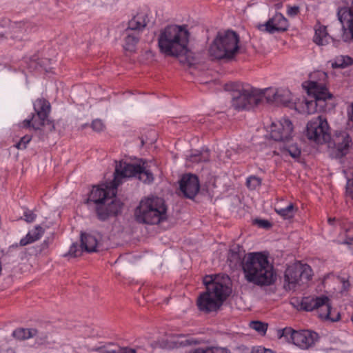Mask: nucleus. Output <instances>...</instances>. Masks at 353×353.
<instances>
[{"label":"nucleus","instance_id":"nucleus-11","mask_svg":"<svg viewBox=\"0 0 353 353\" xmlns=\"http://www.w3.org/2000/svg\"><path fill=\"white\" fill-rule=\"evenodd\" d=\"M308 139L318 144H323L330 140V127L325 118L318 116L310 120L306 127Z\"/></svg>","mask_w":353,"mask_h":353},{"label":"nucleus","instance_id":"nucleus-15","mask_svg":"<svg viewBox=\"0 0 353 353\" xmlns=\"http://www.w3.org/2000/svg\"><path fill=\"white\" fill-rule=\"evenodd\" d=\"M179 190L184 197L194 199L200 190L198 177L192 174H184L179 181Z\"/></svg>","mask_w":353,"mask_h":353},{"label":"nucleus","instance_id":"nucleus-1","mask_svg":"<svg viewBox=\"0 0 353 353\" xmlns=\"http://www.w3.org/2000/svg\"><path fill=\"white\" fill-rule=\"evenodd\" d=\"M188 42V31L178 26H168L161 31L158 38V46L162 53L179 58L183 64L192 65L194 58L187 48Z\"/></svg>","mask_w":353,"mask_h":353},{"label":"nucleus","instance_id":"nucleus-13","mask_svg":"<svg viewBox=\"0 0 353 353\" xmlns=\"http://www.w3.org/2000/svg\"><path fill=\"white\" fill-rule=\"evenodd\" d=\"M337 17L342 25L341 29L343 32L341 35L342 40L345 42L353 41V0L351 7L338 9Z\"/></svg>","mask_w":353,"mask_h":353},{"label":"nucleus","instance_id":"nucleus-44","mask_svg":"<svg viewBox=\"0 0 353 353\" xmlns=\"http://www.w3.org/2000/svg\"><path fill=\"white\" fill-rule=\"evenodd\" d=\"M111 353H137L134 349L129 347H119L116 350H111Z\"/></svg>","mask_w":353,"mask_h":353},{"label":"nucleus","instance_id":"nucleus-26","mask_svg":"<svg viewBox=\"0 0 353 353\" xmlns=\"http://www.w3.org/2000/svg\"><path fill=\"white\" fill-rule=\"evenodd\" d=\"M265 92H272V99H271V101H273L277 103L288 105V104L290 102L291 93L288 90H277L276 91L273 92L272 90L268 89ZM268 100H270V99H268Z\"/></svg>","mask_w":353,"mask_h":353},{"label":"nucleus","instance_id":"nucleus-6","mask_svg":"<svg viewBox=\"0 0 353 353\" xmlns=\"http://www.w3.org/2000/svg\"><path fill=\"white\" fill-rule=\"evenodd\" d=\"M135 219L140 223L159 224L167 219V205L163 199L151 196L142 199L134 212Z\"/></svg>","mask_w":353,"mask_h":353},{"label":"nucleus","instance_id":"nucleus-28","mask_svg":"<svg viewBox=\"0 0 353 353\" xmlns=\"http://www.w3.org/2000/svg\"><path fill=\"white\" fill-rule=\"evenodd\" d=\"M36 329L18 328L13 332V336L20 341L26 340L37 336Z\"/></svg>","mask_w":353,"mask_h":353},{"label":"nucleus","instance_id":"nucleus-18","mask_svg":"<svg viewBox=\"0 0 353 353\" xmlns=\"http://www.w3.org/2000/svg\"><path fill=\"white\" fill-rule=\"evenodd\" d=\"M318 338L317 333L314 332L309 330L298 331L294 335L293 343L302 349H308L314 345Z\"/></svg>","mask_w":353,"mask_h":353},{"label":"nucleus","instance_id":"nucleus-5","mask_svg":"<svg viewBox=\"0 0 353 353\" xmlns=\"http://www.w3.org/2000/svg\"><path fill=\"white\" fill-rule=\"evenodd\" d=\"M239 35L234 31L228 30L217 32L208 49L212 60H233L239 52Z\"/></svg>","mask_w":353,"mask_h":353},{"label":"nucleus","instance_id":"nucleus-8","mask_svg":"<svg viewBox=\"0 0 353 353\" xmlns=\"http://www.w3.org/2000/svg\"><path fill=\"white\" fill-rule=\"evenodd\" d=\"M34 110L35 114H32L30 119L23 121V128H32L34 130H43L47 132L54 131V121L48 119L50 112V103L44 99H39L34 103Z\"/></svg>","mask_w":353,"mask_h":353},{"label":"nucleus","instance_id":"nucleus-20","mask_svg":"<svg viewBox=\"0 0 353 353\" xmlns=\"http://www.w3.org/2000/svg\"><path fill=\"white\" fill-rule=\"evenodd\" d=\"M101 236L97 233L94 234L85 232L81 233V243L84 251L87 252H97V248L100 246Z\"/></svg>","mask_w":353,"mask_h":353},{"label":"nucleus","instance_id":"nucleus-41","mask_svg":"<svg viewBox=\"0 0 353 353\" xmlns=\"http://www.w3.org/2000/svg\"><path fill=\"white\" fill-rule=\"evenodd\" d=\"M23 216L26 222L32 223L35 220L37 215L32 210H26L23 213Z\"/></svg>","mask_w":353,"mask_h":353},{"label":"nucleus","instance_id":"nucleus-30","mask_svg":"<svg viewBox=\"0 0 353 353\" xmlns=\"http://www.w3.org/2000/svg\"><path fill=\"white\" fill-rule=\"evenodd\" d=\"M297 208L293 203L289 204L286 208H275V212L285 219H290L294 217Z\"/></svg>","mask_w":353,"mask_h":353},{"label":"nucleus","instance_id":"nucleus-46","mask_svg":"<svg viewBox=\"0 0 353 353\" xmlns=\"http://www.w3.org/2000/svg\"><path fill=\"white\" fill-rule=\"evenodd\" d=\"M208 347L206 349L196 348L193 351V353H208Z\"/></svg>","mask_w":353,"mask_h":353},{"label":"nucleus","instance_id":"nucleus-23","mask_svg":"<svg viewBox=\"0 0 353 353\" xmlns=\"http://www.w3.org/2000/svg\"><path fill=\"white\" fill-rule=\"evenodd\" d=\"M148 14L146 11H140L128 21L127 29L134 31L143 30L148 23Z\"/></svg>","mask_w":353,"mask_h":353},{"label":"nucleus","instance_id":"nucleus-33","mask_svg":"<svg viewBox=\"0 0 353 353\" xmlns=\"http://www.w3.org/2000/svg\"><path fill=\"white\" fill-rule=\"evenodd\" d=\"M298 331L293 330L291 327H285L279 330L278 335L279 338L283 336L285 337L288 340L290 339L294 342V335L297 333Z\"/></svg>","mask_w":353,"mask_h":353},{"label":"nucleus","instance_id":"nucleus-19","mask_svg":"<svg viewBox=\"0 0 353 353\" xmlns=\"http://www.w3.org/2000/svg\"><path fill=\"white\" fill-rule=\"evenodd\" d=\"M332 141L334 148L338 152L337 155L339 157H343L347 153L352 143L348 133L345 131L336 132Z\"/></svg>","mask_w":353,"mask_h":353},{"label":"nucleus","instance_id":"nucleus-29","mask_svg":"<svg viewBox=\"0 0 353 353\" xmlns=\"http://www.w3.org/2000/svg\"><path fill=\"white\" fill-rule=\"evenodd\" d=\"M333 68H344L353 64V59L349 56L341 55L331 61Z\"/></svg>","mask_w":353,"mask_h":353},{"label":"nucleus","instance_id":"nucleus-16","mask_svg":"<svg viewBox=\"0 0 353 353\" xmlns=\"http://www.w3.org/2000/svg\"><path fill=\"white\" fill-rule=\"evenodd\" d=\"M257 28L260 31L270 34L276 32H284L288 28V21L282 14L276 13L266 23L259 24Z\"/></svg>","mask_w":353,"mask_h":353},{"label":"nucleus","instance_id":"nucleus-54","mask_svg":"<svg viewBox=\"0 0 353 353\" xmlns=\"http://www.w3.org/2000/svg\"><path fill=\"white\" fill-rule=\"evenodd\" d=\"M276 8H277L278 9H279V8H281V6H282V3H277V4L276 5Z\"/></svg>","mask_w":353,"mask_h":353},{"label":"nucleus","instance_id":"nucleus-7","mask_svg":"<svg viewBox=\"0 0 353 353\" xmlns=\"http://www.w3.org/2000/svg\"><path fill=\"white\" fill-rule=\"evenodd\" d=\"M298 310L305 312L316 310L319 317L322 319L336 322L340 320L341 314L336 310H332L328 296H309L302 298L298 304Z\"/></svg>","mask_w":353,"mask_h":353},{"label":"nucleus","instance_id":"nucleus-47","mask_svg":"<svg viewBox=\"0 0 353 353\" xmlns=\"http://www.w3.org/2000/svg\"><path fill=\"white\" fill-rule=\"evenodd\" d=\"M341 281L343 283V287L345 289H347L350 287V285L348 281L343 279Z\"/></svg>","mask_w":353,"mask_h":353},{"label":"nucleus","instance_id":"nucleus-2","mask_svg":"<svg viewBox=\"0 0 353 353\" xmlns=\"http://www.w3.org/2000/svg\"><path fill=\"white\" fill-rule=\"evenodd\" d=\"M245 279L259 286H268L274 283L276 274L268 256L261 252L250 253L242 263Z\"/></svg>","mask_w":353,"mask_h":353},{"label":"nucleus","instance_id":"nucleus-12","mask_svg":"<svg viewBox=\"0 0 353 353\" xmlns=\"http://www.w3.org/2000/svg\"><path fill=\"white\" fill-rule=\"evenodd\" d=\"M312 278V269L307 264L296 262L289 265L285 271V281L288 283L289 288H294L296 285L308 281Z\"/></svg>","mask_w":353,"mask_h":353},{"label":"nucleus","instance_id":"nucleus-3","mask_svg":"<svg viewBox=\"0 0 353 353\" xmlns=\"http://www.w3.org/2000/svg\"><path fill=\"white\" fill-rule=\"evenodd\" d=\"M206 292L201 294L197 301V305L201 311L209 313L218 310L223 302L230 295V288L226 283L220 281V278L206 276L203 279Z\"/></svg>","mask_w":353,"mask_h":353},{"label":"nucleus","instance_id":"nucleus-9","mask_svg":"<svg viewBox=\"0 0 353 353\" xmlns=\"http://www.w3.org/2000/svg\"><path fill=\"white\" fill-rule=\"evenodd\" d=\"M137 175L144 183H150L154 179L152 174L146 170L143 165L120 161L119 164L116 165L112 186L114 189H117L121 183L123 178L132 177Z\"/></svg>","mask_w":353,"mask_h":353},{"label":"nucleus","instance_id":"nucleus-53","mask_svg":"<svg viewBox=\"0 0 353 353\" xmlns=\"http://www.w3.org/2000/svg\"><path fill=\"white\" fill-rule=\"evenodd\" d=\"M108 201L105 202V208H103V212H105V211H106V209L108 208V204H107V203H108Z\"/></svg>","mask_w":353,"mask_h":353},{"label":"nucleus","instance_id":"nucleus-36","mask_svg":"<svg viewBox=\"0 0 353 353\" xmlns=\"http://www.w3.org/2000/svg\"><path fill=\"white\" fill-rule=\"evenodd\" d=\"M250 327L258 332L265 334L268 329V324L261 321H252Z\"/></svg>","mask_w":353,"mask_h":353},{"label":"nucleus","instance_id":"nucleus-39","mask_svg":"<svg viewBox=\"0 0 353 353\" xmlns=\"http://www.w3.org/2000/svg\"><path fill=\"white\" fill-rule=\"evenodd\" d=\"M31 136L25 135L21 138V140L15 145V147L19 150L25 149L26 148V145L31 141Z\"/></svg>","mask_w":353,"mask_h":353},{"label":"nucleus","instance_id":"nucleus-52","mask_svg":"<svg viewBox=\"0 0 353 353\" xmlns=\"http://www.w3.org/2000/svg\"><path fill=\"white\" fill-rule=\"evenodd\" d=\"M141 145L143 146L145 144V140L143 139V137L141 138Z\"/></svg>","mask_w":353,"mask_h":353},{"label":"nucleus","instance_id":"nucleus-27","mask_svg":"<svg viewBox=\"0 0 353 353\" xmlns=\"http://www.w3.org/2000/svg\"><path fill=\"white\" fill-rule=\"evenodd\" d=\"M330 36L327 32L326 26L319 25L318 28H315V34L314 37V42L319 46H323L329 42Z\"/></svg>","mask_w":353,"mask_h":353},{"label":"nucleus","instance_id":"nucleus-40","mask_svg":"<svg viewBox=\"0 0 353 353\" xmlns=\"http://www.w3.org/2000/svg\"><path fill=\"white\" fill-rule=\"evenodd\" d=\"M181 337H183L181 335L178 336V339H179ZM175 343H179L181 346L197 345L199 343V341L193 339H185L182 341L177 340L176 341H175Z\"/></svg>","mask_w":353,"mask_h":353},{"label":"nucleus","instance_id":"nucleus-48","mask_svg":"<svg viewBox=\"0 0 353 353\" xmlns=\"http://www.w3.org/2000/svg\"><path fill=\"white\" fill-rule=\"evenodd\" d=\"M252 353H264V350L263 349H261V348H258L255 350H253Z\"/></svg>","mask_w":353,"mask_h":353},{"label":"nucleus","instance_id":"nucleus-10","mask_svg":"<svg viewBox=\"0 0 353 353\" xmlns=\"http://www.w3.org/2000/svg\"><path fill=\"white\" fill-rule=\"evenodd\" d=\"M261 100V93L252 88L234 91L232 94V106L238 111L250 110Z\"/></svg>","mask_w":353,"mask_h":353},{"label":"nucleus","instance_id":"nucleus-34","mask_svg":"<svg viewBox=\"0 0 353 353\" xmlns=\"http://www.w3.org/2000/svg\"><path fill=\"white\" fill-rule=\"evenodd\" d=\"M261 184V179L255 176H251L248 178L246 185L250 190H255Z\"/></svg>","mask_w":353,"mask_h":353},{"label":"nucleus","instance_id":"nucleus-37","mask_svg":"<svg viewBox=\"0 0 353 353\" xmlns=\"http://www.w3.org/2000/svg\"><path fill=\"white\" fill-rule=\"evenodd\" d=\"M188 159L192 163H199L201 161H208L209 160V155L208 153L204 156L203 154H191Z\"/></svg>","mask_w":353,"mask_h":353},{"label":"nucleus","instance_id":"nucleus-38","mask_svg":"<svg viewBox=\"0 0 353 353\" xmlns=\"http://www.w3.org/2000/svg\"><path fill=\"white\" fill-rule=\"evenodd\" d=\"M91 128L94 131L100 132L105 130V125L101 119H97L92 121Z\"/></svg>","mask_w":353,"mask_h":353},{"label":"nucleus","instance_id":"nucleus-45","mask_svg":"<svg viewBox=\"0 0 353 353\" xmlns=\"http://www.w3.org/2000/svg\"><path fill=\"white\" fill-rule=\"evenodd\" d=\"M299 7L294 6H288V9L287 11V13L289 16L294 17L299 14Z\"/></svg>","mask_w":353,"mask_h":353},{"label":"nucleus","instance_id":"nucleus-17","mask_svg":"<svg viewBox=\"0 0 353 353\" xmlns=\"http://www.w3.org/2000/svg\"><path fill=\"white\" fill-rule=\"evenodd\" d=\"M108 208L105 212H103L105 203L96 208V212L99 219L105 221L110 216H117L121 212L123 208V203L120 200L110 197V200L107 203Z\"/></svg>","mask_w":353,"mask_h":353},{"label":"nucleus","instance_id":"nucleus-25","mask_svg":"<svg viewBox=\"0 0 353 353\" xmlns=\"http://www.w3.org/2000/svg\"><path fill=\"white\" fill-rule=\"evenodd\" d=\"M44 231L41 226H36L33 230L30 231L24 238L20 240V246H26L39 240L43 234Z\"/></svg>","mask_w":353,"mask_h":353},{"label":"nucleus","instance_id":"nucleus-35","mask_svg":"<svg viewBox=\"0 0 353 353\" xmlns=\"http://www.w3.org/2000/svg\"><path fill=\"white\" fill-rule=\"evenodd\" d=\"M284 152L288 153L292 158L296 159L300 157L301 151L296 144H293L285 148Z\"/></svg>","mask_w":353,"mask_h":353},{"label":"nucleus","instance_id":"nucleus-50","mask_svg":"<svg viewBox=\"0 0 353 353\" xmlns=\"http://www.w3.org/2000/svg\"><path fill=\"white\" fill-rule=\"evenodd\" d=\"M352 112L350 114V119L353 122V102L352 103Z\"/></svg>","mask_w":353,"mask_h":353},{"label":"nucleus","instance_id":"nucleus-55","mask_svg":"<svg viewBox=\"0 0 353 353\" xmlns=\"http://www.w3.org/2000/svg\"><path fill=\"white\" fill-rule=\"evenodd\" d=\"M102 353H111V350H103V351L102 352Z\"/></svg>","mask_w":353,"mask_h":353},{"label":"nucleus","instance_id":"nucleus-31","mask_svg":"<svg viewBox=\"0 0 353 353\" xmlns=\"http://www.w3.org/2000/svg\"><path fill=\"white\" fill-rule=\"evenodd\" d=\"M345 239L343 243L349 245L350 249L353 252V225L349 224L345 230Z\"/></svg>","mask_w":353,"mask_h":353},{"label":"nucleus","instance_id":"nucleus-21","mask_svg":"<svg viewBox=\"0 0 353 353\" xmlns=\"http://www.w3.org/2000/svg\"><path fill=\"white\" fill-rule=\"evenodd\" d=\"M109 200H110V196H109V193L107 190L99 188V186L93 187L88 199V202L91 201L96 204V208L103 205L105 202Z\"/></svg>","mask_w":353,"mask_h":353},{"label":"nucleus","instance_id":"nucleus-49","mask_svg":"<svg viewBox=\"0 0 353 353\" xmlns=\"http://www.w3.org/2000/svg\"><path fill=\"white\" fill-rule=\"evenodd\" d=\"M336 219L335 218H329L327 221L330 225H332L334 222H335Z\"/></svg>","mask_w":353,"mask_h":353},{"label":"nucleus","instance_id":"nucleus-42","mask_svg":"<svg viewBox=\"0 0 353 353\" xmlns=\"http://www.w3.org/2000/svg\"><path fill=\"white\" fill-rule=\"evenodd\" d=\"M255 223L259 228L268 229L272 227V223L268 220L256 219Z\"/></svg>","mask_w":353,"mask_h":353},{"label":"nucleus","instance_id":"nucleus-43","mask_svg":"<svg viewBox=\"0 0 353 353\" xmlns=\"http://www.w3.org/2000/svg\"><path fill=\"white\" fill-rule=\"evenodd\" d=\"M208 353H230V351L224 347H208Z\"/></svg>","mask_w":353,"mask_h":353},{"label":"nucleus","instance_id":"nucleus-22","mask_svg":"<svg viewBox=\"0 0 353 353\" xmlns=\"http://www.w3.org/2000/svg\"><path fill=\"white\" fill-rule=\"evenodd\" d=\"M247 257L243 248L239 245L232 246L229 251L228 256V261L230 266L232 268H236L239 265L241 264L244 259Z\"/></svg>","mask_w":353,"mask_h":353},{"label":"nucleus","instance_id":"nucleus-51","mask_svg":"<svg viewBox=\"0 0 353 353\" xmlns=\"http://www.w3.org/2000/svg\"><path fill=\"white\" fill-rule=\"evenodd\" d=\"M319 75L323 77L324 79L326 77V74L324 72H319Z\"/></svg>","mask_w":353,"mask_h":353},{"label":"nucleus","instance_id":"nucleus-24","mask_svg":"<svg viewBox=\"0 0 353 353\" xmlns=\"http://www.w3.org/2000/svg\"><path fill=\"white\" fill-rule=\"evenodd\" d=\"M130 30L125 29L124 34H125L124 39L123 48L125 51L134 52L136 46L139 41V36L138 32H130Z\"/></svg>","mask_w":353,"mask_h":353},{"label":"nucleus","instance_id":"nucleus-14","mask_svg":"<svg viewBox=\"0 0 353 353\" xmlns=\"http://www.w3.org/2000/svg\"><path fill=\"white\" fill-rule=\"evenodd\" d=\"M293 125L290 119H282L271 125L270 136L276 141H288L292 135Z\"/></svg>","mask_w":353,"mask_h":353},{"label":"nucleus","instance_id":"nucleus-4","mask_svg":"<svg viewBox=\"0 0 353 353\" xmlns=\"http://www.w3.org/2000/svg\"><path fill=\"white\" fill-rule=\"evenodd\" d=\"M303 87L313 99H299L298 102L294 103L295 110L301 114H311L323 110L326 100L332 97L323 82L308 81L303 83Z\"/></svg>","mask_w":353,"mask_h":353},{"label":"nucleus","instance_id":"nucleus-32","mask_svg":"<svg viewBox=\"0 0 353 353\" xmlns=\"http://www.w3.org/2000/svg\"><path fill=\"white\" fill-rule=\"evenodd\" d=\"M84 251V248L82 247L81 243L80 245L77 244V243H74L71 245L69 252L65 256L69 255L72 257L80 256L83 252Z\"/></svg>","mask_w":353,"mask_h":353}]
</instances>
